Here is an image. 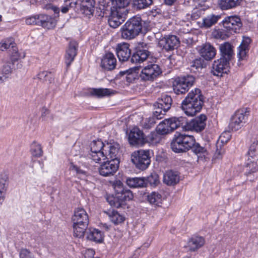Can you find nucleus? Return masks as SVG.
I'll return each mask as SVG.
<instances>
[{"label": "nucleus", "instance_id": "b1692460", "mask_svg": "<svg viewBox=\"0 0 258 258\" xmlns=\"http://www.w3.org/2000/svg\"><path fill=\"white\" fill-rule=\"evenodd\" d=\"M199 52L201 56L206 60H211L216 56V49L210 43H206L201 46Z\"/></svg>", "mask_w": 258, "mask_h": 258}, {"label": "nucleus", "instance_id": "423d86ee", "mask_svg": "<svg viewBox=\"0 0 258 258\" xmlns=\"http://www.w3.org/2000/svg\"><path fill=\"white\" fill-rule=\"evenodd\" d=\"M185 122V118L182 116L166 119L159 123L156 127V131L160 135H166L182 126Z\"/></svg>", "mask_w": 258, "mask_h": 258}, {"label": "nucleus", "instance_id": "1a4fd4ad", "mask_svg": "<svg viewBox=\"0 0 258 258\" xmlns=\"http://www.w3.org/2000/svg\"><path fill=\"white\" fill-rule=\"evenodd\" d=\"M195 80V77L191 75L176 78L173 84L174 92L177 95L185 93L193 85Z\"/></svg>", "mask_w": 258, "mask_h": 258}, {"label": "nucleus", "instance_id": "c85d7f7f", "mask_svg": "<svg viewBox=\"0 0 258 258\" xmlns=\"http://www.w3.org/2000/svg\"><path fill=\"white\" fill-rule=\"evenodd\" d=\"M116 91L108 88H92L89 91L91 96L101 98L110 96L116 93Z\"/></svg>", "mask_w": 258, "mask_h": 258}, {"label": "nucleus", "instance_id": "cd10ccee", "mask_svg": "<svg viewBox=\"0 0 258 258\" xmlns=\"http://www.w3.org/2000/svg\"><path fill=\"white\" fill-rule=\"evenodd\" d=\"M250 43L251 39L249 37H243L242 41L238 48L237 56L239 60H242L246 58L249 49Z\"/></svg>", "mask_w": 258, "mask_h": 258}, {"label": "nucleus", "instance_id": "c9c22d12", "mask_svg": "<svg viewBox=\"0 0 258 258\" xmlns=\"http://www.w3.org/2000/svg\"><path fill=\"white\" fill-rule=\"evenodd\" d=\"M105 213L108 216L110 220L115 225L120 224L125 220L124 217L115 210H108Z\"/></svg>", "mask_w": 258, "mask_h": 258}, {"label": "nucleus", "instance_id": "ea45409f", "mask_svg": "<svg viewBox=\"0 0 258 258\" xmlns=\"http://www.w3.org/2000/svg\"><path fill=\"white\" fill-rule=\"evenodd\" d=\"M147 200L148 202L154 206L159 207L162 201V196L157 192L153 191L147 196Z\"/></svg>", "mask_w": 258, "mask_h": 258}, {"label": "nucleus", "instance_id": "a19ab883", "mask_svg": "<svg viewBox=\"0 0 258 258\" xmlns=\"http://www.w3.org/2000/svg\"><path fill=\"white\" fill-rule=\"evenodd\" d=\"M212 36L215 39L224 40L228 38L230 34L229 31L223 29H214L212 33Z\"/></svg>", "mask_w": 258, "mask_h": 258}, {"label": "nucleus", "instance_id": "49530a36", "mask_svg": "<svg viewBox=\"0 0 258 258\" xmlns=\"http://www.w3.org/2000/svg\"><path fill=\"white\" fill-rule=\"evenodd\" d=\"M152 3V0H133V6L137 9L142 10L149 7Z\"/></svg>", "mask_w": 258, "mask_h": 258}, {"label": "nucleus", "instance_id": "37998d69", "mask_svg": "<svg viewBox=\"0 0 258 258\" xmlns=\"http://www.w3.org/2000/svg\"><path fill=\"white\" fill-rule=\"evenodd\" d=\"M256 160L248 158V162L246 164L245 174L248 176L250 174L258 171V165L255 162Z\"/></svg>", "mask_w": 258, "mask_h": 258}, {"label": "nucleus", "instance_id": "f03ea898", "mask_svg": "<svg viewBox=\"0 0 258 258\" xmlns=\"http://www.w3.org/2000/svg\"><path fill=\"white\" fill-rule=\"evenodd\" d=\"M204 104V96L200 89L189 92L181 103V108L188 116H192L199 112Z\"/></svg>", "mask_w": 258, "mask_h": 258}, {"label": "nucleus", "instance_id": "20e7f679", "mask_svg": "<svg viewBox=\"0 0 258 258\" xmlns=\"http://www.w3.org/2000/svg\"><path fill=\"white\" fill-rule=\"evenodd\" d=\"M142 20L141 17L134 16L129 19L120 29L121 38L131 40L137 36L142 31Z\"/></svg>", "mask_w": 258, "mask_h": 258}, {"label": "nucleus", "instance_id": "58836bf2", "mask_svg": "<svg viewBox=\"0 0 258 258\" xmlns=\"http://www.w3.org/2000/svg\"><path fill=\"white\" fill-rule=\"evenodd\" d=\"M126 184L131 187H143L146 186V182L143 177L128 178L126 180Z\"/></svg>", "mask_w": 258, "mask_h": 258}, {"label": "nucleus", "instance_id": "052dcab7", "mask_svg": "<svg viewBox=\"0 0 258 258\" xmlns=\"http://www.w3.org/2000/svg\"><path fill=\"white\" fill-rule=\"evenodd\" d=\"M84 258H94L95 251L92 249H88L83 251Z\"/></svg>", "mask_w": 258, "mask_h": 258}, {"label": "nucleus", "instance_id": "8fccbe9b", "mask_svg": "<svg viewBox=\"0 0 258 258\" xmlns=\"http://www.w3.org/2000/svg\"><path fill=\"white\" fill-rule=\"evenodd\" d=\"M41 15H36L25 18V23L27 25L40 26L41 24Z\"/></svg>", "mask_w": 258, "mask_h": 258}, {"label": "nucleus", "instance_id": "6ab92c4d", "mask_svg": "<svg viewBox=\"0 0 258 258\" xmlns=\"http://www.w3.org/2000/svg\"><path fill=\"white\" fill-rule=\"evenodd\" d=\"M230 61L220 57L215 60L212 66V72L214 76H222V74L227 73L229 69Z\"/></svg>", "mask_w": 258, "mask_h": 258}, {"label": "nucleus", "instance_id": "79ce46f5", "mask_svg": "<svg viewBox=\"0 0 258 258\" xmlns=\"http://www.w3.org/2000/svg\"><path fill=\"white\" fill-rule=\"evenodd\" d=\"M190 69L194 72L198 71L199 69L205 68L206 64L205 60L201 58H197L193 60L190 63Z\"/></svg>", "mask_w": 258, "mask_h": 258}, {"label": "nucleus", "instance_id": "393cba45", "mask_svg": "<svg viewBox=\"0 0 258 258\" xmlns=\"http://www.w3.org/2000/svg\"><path fill=\"white\" fill-rule=\"evenodd\" d=\"M116 59L112 53H105L101 60V66L106 70H113L116 64Z\"/></svg>", "mask_w": 258, "mask_h": 258}, {"label": "nucleus", "instance_id": "774afa93", "mask_svg": "<svg viewBox=\"0 0 258 258\" xmlns=\"http://www.w3.org/2000/svg\"><path fill=\"white\" fill-rule=\"evenodd\" d=\"M194 2L197 5V6L202 7L204 4L208 0H193Z\"/></svg>", "mask_w": 258, "mask_h": 258}, {"label": "nucleus", "instance_id": "6e6552de", "mask_svg": "<svg viewBox=\"0 0 258 258\" xmlns=\"http://www.w3.org/2000/svg\"><path fill=\"white\" fill-rule=\"evenodd\" d=\"M131 160L137 168L144 170L151 163L150 152L144 150L136 151L131 155Z\"/></svg>", "mask_w": 258, "mask_h": 258}, {"label": "nucleus", "instance_id": "0e129e2a", "mask_svg": "<svg viewBox=\"0 0 258 258\" xmlns=\"http://www.w3.org/2000/svg\"><path fill=\"white\" fill-rule=\"evenodd\" d=\"M222 143H226L230 140V135L228 133H223L219 138Z\"/></svg>", "mask_w": 258, "mask_h": 258}, {"label": "nucleus", "instance_id": "9d476101", "mask_svg": "<svg viewBox=\"0 0 258 258\" xmlns=\"http://www.w3.org/2000/svg\"><path fill=\"white\" fill-rule=\"evenodd\" d=\"M150 44L144 42L138 43L135 52L132 55L130 60L133 63H141L145 61L151 55L149 50Z\"/></svg>", "mask_w": 258, "mask_h": 258}, {"label": "nucleus", "instance_id": "864d4df0", "mask_svg": "<svg viewBox=\"0 0 258 258\" xmlns=\"http://www.w3.org/2000/svg\"><path fill=\"white\" fill-rule=\"evenodd\" d=\"M113 185L115 190V195L113 196V197H117L118 195H120L125 189L123 183L120 180L114 182Z\"/></svg>", "mask_w": 258, "mask_h": 258}, {"label": "nucleus", "instance_id": "f257e3e1", "mask_svg": "<svg viewBox=\"0 0 258 258\" xmlns=\"http://www.w3.org/2000/svg\"><path fill=\"white\" fill-rule=\"evenodd\" d=\"M129 4L128 0H101L99 2V8L104 14L108 15L109 25L115 28L125 20Z\"/></svg>", "mask_w": 258, "mask_h": 258}, {"label": "nucleus", "instance_id": "a211bd4d", "mask_svg": "<svg viewBox=\"0 0 258 258\" xmlns=\"http://www.w3.org/2000/svg\"><path fill=\"white\" fill-rule=\"evenodd\" d=\"M172 103V99L170 96L162 94L154 104V109L158 112L164 113V116L166 112L171 108Z\"/></svg>", "mask_w": 258, "mask_h": 258}, {"label": "nucleus", "instance_id": "2eb2a0df", "mask_svg": "<svg viewBox=\"0 0 258 258\" xmlns=\"http://www.w3.org/2000/svg\"><path fill=\"white\" fill-rule=\"evenodd\" d=\"M118 159L108 160L103 163L98 168V171L101 176L106 177L114 175L119 167Z\"/></svg>", "mask_w": 258, "mask_h": 258}, {"label": "nucleus", "instance_id": "aec40b11", "mask_svg": "<svg viewBox=\"0 0 258 258\" xmlns=\"http://www.w3.org/2000/svg\"><path fill=\"white\" fill-rule=\"evenodd\" d=\"M128 142L134 146L144 145L145 143L144 133L138 127H134L129 134Z\"/></svg>", "mask_w": 258, "mask_h": 258}, {"label": "nucleus", "instance_id": "5701e85b", "mask_svg": "<svg viewBox=\"0 0 258 258\" xmlns=\"http://www.w3.org/2000/svg\"><path fill=\"white\" fill-rule=\"evenodd\" d=\"M79 1L78 6L80 12L86 16H92L95 10V0H78Z\"/></svg>", "mask_w": 258, "mask_h": 258}, {"label": "nucleus", "instance_id": "c756f323", "mask_svg": "<svg viewBox=\"0 0 258 258\" xmlns=\"http://www.w3.org/2000/svg\"><path fill=\"white\" fill-rule=\"evenodd\" d=\"M179 180V173L173 170L166 171L163 176V182L168 185H174L177 184Z\"/></svg>", "mask_w": 258, "mask_h": 258}, {"label": "nucleus", "instance_id": "4be33fe9", "mask_svg": "<svg viewBox=\"0 0 258 258\" xmlns=\"http://www.w3.org/2000/svg\"><path fill=\"white\" fill-rule=\"evenodd\" d=\"M116 53L120 61L124 62L131 57V50L130 44L127 43H121L117 44L116 47Z\"/></svg>", "mask_w": 258, "mask_h": 258}, {"label": "nucleus", "instance_id": "4d7b16f0", "mask_svg": "<svg viewBox=\"0 0 258 258\" xmlns=\"http://www.w3.org/2000/svg\"><path fill=\"white\" fill-rule=\"evenodd\" d=\"M20 258H34L30 251L27 249H21L20 252Z\"/></svg>", "mask_w": 258, "mask_h": 258}, {"label": "nucleus", "instance_id": "69168bd1", "mask_svg": "<svg viewBox=\"0 0 258 258\" xmlns=\"http://www.w3.org/2000/svg\"><path fill=\"white\" fill-rule=\"evenodd\" d=\"M49 113V110L45 107H43L41 109V117L44 118Z\"/></svg>", "mask_w": 258, "mask_h": 258}, {"label": "nucleus", "instance_id": "13d9d810", "mask_svg": "<svg viewBox=\"0 0 258 258\" xmlns=\"http://www.w3.org/2000/svg\"><path fill=\"white\" fill-rule=\"evenodd\" d=\"M202 13V11L197 8L193 10L191 14V18L192 20H197L199 18Z\"/></svg>", "mask_w": 258, "mask_h": 258}, {"label": "nucleus", "instance_id": "4468645a", "mask_svg": "<svg viewBox=\"0 0 258 258\" xmlns=\"http://www.w3.org/2000/svg\"><path fill=\"white\" fill-rule=\"evenodd\" d=\"M224 28L229 31L230 34L239 33L242 24L240 18L236 16L226 17L222 22Z\"/></svg>", "mask_w": 258, "mask_h": 258}, {"label": "nucleus", "instance_id": "603ef678", "mask_svg": "<svg viewBox=\"0 0 258 258\" xmlns=\"http://www.w3.org/2000/svg\"><path fill=\"white\" fill-rule=\"evenodd\" d=\"M145 180L146 182H148L151 186H156L160 183L159 176L155 172L152 173Z\"/></svg>", "mask_w": 258, "mask_h": 258}, {"label": "nucleus", "instance_id": "6e6d98bb", "mask_svg": "<svg viewBox=\"0 0 258 258\" xmlns=\"http://www.w3.org/2000/svg\"><path fill=\"white\" fill-rule=\"evenodd\" d=\"M11 45H12V47H13V44L10 41V40H5L0 43V49L2 51H5L8 49Z\"/></svg>", "mask_w": 258, "mask_h": 258}, {"label": "nucleus", "instance_id": "a18cd8bd", "mask_svg": "<svg viewBox=\"0 0 258 258\" xmlns=\"http://www.w3.org/2000/svg\"><path fill=\"white\" fill-rule=\"evenodd\" d=\"M247 155L251 159L258 160V142L254 141L249 147Z\"/></svg>", "mask_w": 258, "mask_h": 258}, {"label": "nucleus", "instance_id": "e2e57ef3", "mask_svg": "<svg viewBox=\"0 0 258 258\" xmlns=\"http://www.w3.org/2000/svg\"><path fill=\"white\" fill-rule=\"evenodd\" d=\"M224 153V150L223 148H222L220 146V149H217L214 157L215 159H220L221 158L222 155Z\"/></svg>", "mask_w": 258, "mask_h": 258}, {"label": "nucleus", "instance_id": "a878e982", "mask_svg": "<svg viewBox=\"0 0 258 258\" xmlns=\"http://www.w3.org/2000/svg\"><path fill=\"white\" fill-rule=\"evenodd\" d=\"M220 57L231 61L233 58L234 53L233 46L228 42L221 44L219 46Z\"/></svg>", "mask_w": 258, "mask_h": 258}, {"label": "nucleus", "instance_id": "7c9ffc66", "mask_svg": "<svg viewBox=\"0 0 258 258\" xmlns=\"http://www.w3.org/2000/svg\"><path fill=\"white\" fill-rule=\"evenodd\" d=\"M205 243L204 237L199 236H194L190 238L187 242L189 250L195 251L202 247Z\"/></svg>", "mask_w": 258, "mask_h": 258}, {"label": "nucleus", "instance_id": "ddd939ff", "mask_svg": "<svg viewBox=\"0 0 258 258\" xmlns=\"http://www.w3.org/2000/svg\"><path fill=\"white\" fill-rule=\"evenodd\" d=\"M104 144L101 140L93 141L90 144V152L88 157L94 162H99L102 158H104Z\"/></svg>", "mask_w": 258, "mask_h": 258}, {"label": "nucleus", "instance_id": "09e8293b", "mask_svg": "<svg viewBox=\"0 0 258 258\" xmlns=\"http://www.w3.org/2000/svg\"><path fill=\"white\" fill-rule=\"evenodd\" d=\"M31 152L34 157H40L42 156L43 151L41 145L34 142L31 145Z\"/></svg>", "mask_w": 258, "mask_h": 258}, {"label": "nucleus", "instance_id": "dca6fc26", "mask_svg": "<svg viewBox=\"0 0 258 258\" xmlns=\"http://www.w3.org/2000/svg\"><path fill=\"white\" fill-rule=\"evenodd\" d=\"M180 44L179 38L174 35H165L160 39L159 45L166 51L176 49Z\"/></svg>", "mask_w": 258, "mask_h": 258}, {"label": "nucleus", "instance_id": "72a5a7b5", "mask_svg": "<svg viewBox=\"0 0 258 258\" xmlns=\"http://www.w3.org/2000/svg\"><path fill=\"white\" fill-rule=\"evenodd\" d=\"M242 0H219L218 6L222 10H227L239 6Z\"/></svg>", "mask_w": 258, "mask_h": 258}, {"label": "nucleus", "instance_id": "9b49d317", "mask_svg": "<svg viewBox=\"0 0 258 258\" xmlns=\"http://www.w3.org/2000/svg\"><path fill=\"white\" fill-rule=\"evenodd\" d=\"M162 73L159 66L151 63L145 67L140 73L141 80L145 81H153Z\"/></svg>", "mask_w": 258, "mask_h": 258}, {"label": "nucleus", "instance_id": "338daca9", "mask_svg": "<svg viewBox=\"0 0 258 258\" xmlns=\"http://www.w3.org/2000/svg\"><path fill=\"white\" fill-rule=\"evenodd\" d=\"M135 79V77L132 74H128L125 76V80L128 83L132 82L133 81H134Z\"/></svg>", "mask_w": 258, "mask_h": 258}, {"label": "nucleus", "instance_id": "de8ad7c7", "mask_svg": "<svg viewBox=\"0 0 258 258\" xmlns=\"http://www.w3.org/2000/svg\"><path fill=\"white\" fill-rule=\"evenodd\" d=\"M160 135L157 132H152L145 137V143L148 142L151 144H156L160 142Z\"/></svg>", "mask_w": 258, "mask_h": 258}, {"label": "nucleus", "instance_id": "39448f33", "mask_svg": "<svg viewBox=\"0 0 258 258\" xmlns=\"http://www.w3.org/2000/svg\"><path fill=\"white\" fill-rule=\"evenodd\" d=\"M195 143V137L185 133L176 132L171 143V148L175 153L185 152Z\"/></svg>", "mask_w": 258, "mask_h": 258}, {"label": "nucleus", "instance_id": "3c124183", "mask_svg": "<svg viewBox=\"0 0 258 258\" xmlns=\"http://www.w3.org/2000/svg\"><path fill=\"white\" fill-rule=\"evenodd\" d=\"M7 180L5 178H0V203H2L5 199L7 189Z\"/></svg>", "mask_w": 258, "mask_h": 258}, {"label": "nucleus", "instance_id": "e433bc0d", "mask_svg": "<svg viewBox=\"0 0 258 258\" xmlns=\"http://www.w3.org/2000/svg\"><path fill=\"white\" fill-rule=\"evenodd\" d=\"M164 113H162L161 112L155 110L153 112V115L151 117H149L144 123V127L146 128H150L156 123V120H159L164 117Z\"/></svg>", "mask_w": 258, "mask_h": 258}, {"label": "nucleus", "instance_id": "0eeeda50", "mask_svg": "<svg viewBox=\"0 0 258 258\" xmlns=\"http://www.w3.org/2000/svg\"><path fill=\"white\" fill-rule=\"evenodd\" d=\"M249 109L242 108L237 110L232 116L228 128L232 131H237L243 126L248 119Z\"/></svg>", "mask_w": 258, "mask_h": 258}, {"label": "nucleus", "instance_id": "4c0bfd02", "mask_svg": "<svg viewBox=\"0 0 258 258\" xmlns=\"http://www.w3.org/2000/svg\"><path fill=\"white\" fill-rule=\"evenodd\" d=\"M220 18V15H209L203 18V26L206 28H209L216 24Z\"/></svg>", "mask_w": 258, "mask_h": 258}, {"label": "nucleus", "instance_id": "f8f14e48", "mask_svg": "<svg viewBox=\"0 0 258 258\" xmlns=\"http://www.w3.org/2000/svg\"><path fill=\"white\" fill-rule=\"evenodd\" d=\"M133 197L132 192L130 189L125 188L117 197L109 196L106 200L111 207L118 208L124 205L125 202L131 200Z\"/></svg>", "mask_w": 258, "mask_h": 258}, {"label": "nucleus", "instance_id": "7ed1b4c3", "mask_svg": "<svg viewBox=\"0 0 258 258\" xmlns=\"http://www.w3.org/2000/svg\"><path fill=\"white\" fill-rule=\"evenodd\" d=\"M71 220L74 236L79 238L83 237L89 222L86 210L82 208L75 209Z\"/></svg>", "mask_w": 258, "mask_h": 258}, {"label": "nucleus", "instance_id": "2f4dec72", "mask_svg": "<svg viewBox=\"0 0 258 258\" xmlns=\"http://www.w3.org/2000/svg\"><path fill=\"white\" fill-rule=\"evenodd\" d=\"M86 231L87 238L97 243H101L103 241V233L96 228H89Z\"/></svg>", "mask_w": 258, "mask_h": 258}, {"label": "nucleus", "instance_id": "bb28decb", "mask_svg": "<svg viewBox=\"0 0 258 258\" xmlns=\"http://www.w3.org/2000/svg\"><path fill=\"white\" fill-rule=\"evenodd\" d=\"M77 44L76 42H71L65 55V63L69 68L74 61L77 54Z\"/></svg>", "mask_w": 258, "mask_h": 258}, {"label": "nucleus", "instance_id": "f704fd0d", "mask_svg": "<svg viewBox=\"0 0 258 258\" xmlns=\"http://www.w3.org/2000/svg\"><path fill=\"white\" fill-rule=\"evenodd\" d=\"M41 24L40 26L46 29H52L54 28L56 25L57 20L49 16L41 14L40 17Z\"/></svg>", "mask_w": 258, "mask_h": 258}, {"label": "nucleus", "instance_id": "473e14b6", "mask_svg": "<svg viewBox=\"0 0 258 258\" xmlns=\"http://www.w3.org/2000/svg\"><path fill=\"white\" fill-rule=\"evenodd\" d=\"M192 152L197 156L198 160H203L208 155L207 149L205 146H202L200 143L196 142L195 139V143L191 145V148Z\"/></svg>", "mask_w": 258, "mask_h": 258}, {"label": "nucleus", "instance_id": "412c9836", "mask_svg": "<svg viewBox=\"0 0 258 258\" xmlns=\"http://www.w3.org/2000/svg\"><path fill=\"white\" fill-rule=\"evenodd\" d=\"M119 148L120 146L117 143H107L104 146V158H102V159H118L117 158V155L118 153Z\"/></svg>", "mask_w": 258, "mask_h": 258}, {"label": "nucleus", "instance_id": "bf43d9fd", "mask_svg": "<svg viewBox=\"0 0 258 258\" xmlns=\"http://www.w3.org/2000/svg\"><path fill=\"white\" fill-rule=\"evenodd\" d=\"M70 170L72 171H74L76 172V174L78 175H85V171L84 170L81 169L78 166L72 164L70 166Z\"/></svg>", "mask_w": 258, "mask_h": 258}, {"label": "nucleus", "instance_id": "f3484780", "mask_svg": "<svg viewBox=\"0 0 258 258\" xmlns=\"http://www.w3.org/2000/svg\"><path fill=\"white\" fill-rule=\"evenodd\" d=\"M206 120L207 116L204 114H201L189 122H187L185 118V122L182 126H185V124H186L187 130L200 132L205 128Z\"/></svg>", "mask_w": 258, "mask_h": 258}, {"label": "nucleus", "instance_id": "680f3d73", "mask_svg": "<svg viewBox=\"0 0 258 258\" xmlns=\"http://www.w3.org/2000/svg\"><path fill=\"white\" fill-rule=\"evenodd\" d=\"M0 71L3 74H5L7 76V75L10 74L12 72V68L10 64H6L3 66V68Z\"/></svg>", "mask_w": 258, "mask_h": 258}, {"label": "nucleus", "instance_id": "5fc2aeb1", "mask_svg": "<svg viewBox=\"0 0 258 258\" xmlns=\"http://www.w3.org/2000/svg\"><path fill=\"white\" fill-rule=\"evenodd\" d=\"M78 0L76 1L75 0H64V5L69 7V9L74 8L78 11V6L79 5Z\"/></svg>", "mask_w": 258, "mask_h": 258}, {"label": "nucleus", "instance_id": "c03bdc74", "mask_svg": "<svg viewBox=\"0 0 258 258\" xmlns=\"http://www.w3.org/2000/svg\"><path fill=\"white\" fill-rule=\"evenodd\" d=\"M37 77L38 79L43 82L52 83L54 81V76L51 72L47 71H42L39 73Z\"/></svg>", "mask_w": 258, "mask_h": 258}]
</instances>
